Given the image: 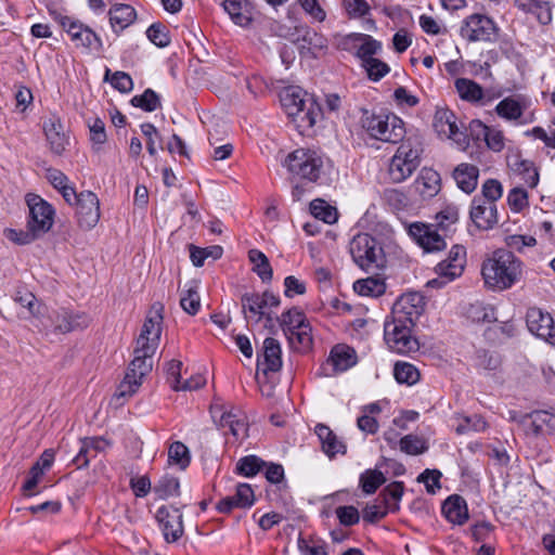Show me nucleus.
Masks as SVG:
<instances>
[{
  "instance_id": "nucleus-63",
  "label": "nucleus",
  "mask_w": 555,
  "mask_h": 555,
  "mask_svg": "<svg viewBox=\"0 0 555 555\" xmlns=\"http://www.w3.org/2000/svg\"><path fill=\"white\" fill-rule=\"evenodd\" d=\"M234 496L238 502L240 508L250 507L255 502L254 491L251 487L247 483H240L236 487V492Z\"/></svg>"
},
{
  "instance_id": "nucleus-21",
  "label": "nucleus",
  "mask_w": 555,
  "mask_h": 555,
  "mask_svg": "<svg viewBox=\"0 0 555 555\" xmlns=\"http://www.w3.org/2000/svg\"><path fill=\"white\" fill-rule=\"evenodd\" d=\"M469 216L474 224L480 230L492 229L499 221L496 205L486 203L479 196L473 198Z\"/></svg>"
},
{
  "instance_id": "nucleus-42",
  "label": "nucleus",
  "mask_w": 555,
  "mask_h": 555,
  "mask_svg": "<svg viewBox=\"0 0 555 555\" xmlns=\"http://www.w3.org/2000/svg\"><path fill=\"white\" fill-rule=\"evenodd\" d=\"M278 321L284 335H287L291 332L299 328V326L308 323L304 312L297 308H292L283 312L281 317L278 318Z\"/></svg>"
},
{
  "instance_id": "nucleus-13",
  "label": "nucleus",
  "mask_w": 555,
  "mask_h": 555,
  "mask_svg": "<svg viewBox=\"0 0 555 555\" xmlns=\"http://www.w3.org/2000/svg\"><path fill=\"white\" fill-rule=\"evenodd\" d=\"M425 308V299L418 292H410L400 296L395 302L391 319L397 322L414 325Z\"/></svg>"
},
{
  "instance_id": "nucleus-1",
  "label": "nucleus",
  "mask_w": 555,
  "mask_h": 555,
  "mask_svg": "<svg viewBox=\"0 0 555 555\" xmlns=\"http://www.w3.org/2000/svg\"><path fill=\"white\" fill-rule=\"evenodd\" d=\"M163 315L158 310L151 312L141 328V333L135 341L133 350L134 358L130 362L125 378L121 382L117 399L120 397L132 396L142 383V378L151 372L153 367V356L159 345L162 335Z\"/></svg>"
},
{
  "instance_id": "nucleus-43",
  "label": "nucleus",
  "mask_w": 555,
  "mask_h": 555,
  "mask_svg": "<svg viewBox=\"0 0 555 555\" xmlns=\"http://www.w3.org/2000/svg\"><path fill=\"white\" fill-rule=\"evenodd\" d=\"M285 336L291 347L297 350H308L312 345L311 326L309 322Z\"/></svg>"
},
{
  "instance_id": "nucleus-10",
  "label": "nucleus",
  "mask_w": 555,
  "mask_h": 555,
  "mask_svg": "<svg viewBox=\"0 0 555 555\" xmlns=\"http://www.w3.org/2000/svg\"><path fill=\"white\" fill-rule=\"evenodd\" d=\"M26 203L29 209L27 223L42 237L53 225L55 210L51 204L36 194H28Z\"/></svg>"
},
{
  "instance_id": "nucleus-29",
  "label": "nucleus",
  "mask_w": 555,
  "mask_h": 555,
  "mask_svg": "<svg viewBox=\"0 0 555 555\" xmlns=\"http://www.w3.org/2000/svg\"><path fill=\"white\" fill-rule=\"evenodd\" d=\"M314 431L321 442L323 452L327 456L334 457L337 454L346 453L345 443L337 438L330 427L323 424H318Z\"/></svg>"
},
{
  "instance_id": "nucleus-50",
  "label": "nucleus",
  "mask_w": 555,
  "mask_h": 555,
  "mask_svg": "<svg viewBox=\"0 0 555 555\" xmlns=\"http://www.w3.org/2000/svg\"><path fill=\"white\" fill-rule=\"evenodd\" d=\"M456 421L455 431L459 435L469 431H483L487 428V422L480 415L456 416Z\"/></svg>"
},
{
  "instance_id": "nucleus-11",
  "label": "nucleus",
  "mask_w": 555,
  "mask_h": 555,
  "mask_svg": "<svg viewBox=\"0 0 555 555\" xmlns=\"http://www.w3.org/2000/svg\"><path fill=\"white\" fill-rule=\"evenodd\" d=\"M280 299L273 293H246L241 297L242 312L247 323H258L267 313V309L276 308Z\"/></svg>"
},
{
  "instance_id": "nucleus-33",
  "label": "nucleus",
  "mask_w": 555,
  "mask_h": 555,
  "mask_svg": "<svg viewBox=\"0 0 555 555\" xmlns=\"http://www.w3.org/2000/svg\"><path fill=\"white\" fill-rule=\"evenodd\" d=\"M508 167L519 175L529 188H535L539 183V172L530 160L521 159L518 155H514L507 160Z\"/></svg>"
},
{
  "instance_id": "nucleus-55",
  "label": "nucleus",
  "mask_w": 555,
  "mask_h": 555,
  "mask_svg": "<svg viewBox=\"0 0 555 555\" xmlns=\"http://www.w3.org/2000/svg\"><path fill=\"white\" fill-rule=\"evenodd\" d=\"M361 66L366 72L369 79L373 81L380 80L390 70L389 66L377 57L366 61L365 63L361 64Z\"/></svg>"
},
{
  "instance_id": "nucleus-32",
  "label": "nucleus",
  "mask_w": 555,
  "mask_h": 555,
  "mask_svg": "<svg viewBox=\"0 0 555 555\" xmlns=\"http://www.w3.org/2000/svg\"><path fill=\"white\" fill-rule=\"evenodd\" d=\"M442 513L447 519L456 525H463L468 519V511L465 500L460 495L449 496L443 505Z\"/></svg>"
},
{
  "instance_id": "nucleus-36",
  "label": "nucleus",
  "mask_w": 555,
  "mask_h": 555,
  "mask_svg": "<svg viewBox=\"0 0 555 555\" xmlns=\"http://www.w3.org/2000/svg\"><path fill=\"white\" fill-rule=\"evenodd\" d=\"M112 27H119L120 30L132 24L137 17L135 10L124 3L114 4L108 12Z\"/></svg>"
},
{
  "instance_id": "nucleus-5",
  "label": "nucleus",
  "mask_w": 555,
  "mask_h": 555,
  "mask_svg": "<svg viewBox=\"0 0 555 555\" xmlns=\"http://www.w3.org/2000/svg\"><path fill=\"white\" fill-rule=\"evenodd\" d=\"M362 126L372 138L393 144L402 141L405 134L402 119L395 114L366 115L362 119Z\"/></svg>"
},
{
  "instance_id": "nucleus-53",
  "label": "nucleus",
  "mask_w": 555,
  "mask_h": 555,
  "mask_svg": "<svg viewBox=\"0 0 555 555\" xmlns=\"http://www.w3.org/2000/svg\"><path fill=\"white\" fill-rule=\"evenodd\" d=\"M131 104L145 112H154L160 104L159 96L152 89H146L142 94L131 99Z\"/></svg>"
},
{
  "instance_id": "nucleus-46",
  "label": "nucleus",
  "mask_w": 555,
  "mask_h": 555,
  "mask_svg": "<svg viewBox=\"0 0 555 555\" xmlns=\"http://www.w3.org/2000/svg\"><path fill=\"white\" fill-rule=\"evenodd\" d=\"M310 212L325 223L332 224L337 221V210L325 201L317 198L310 203Z\"/></svg>"
},
{
  "instance_id": "nucleus-31",
  "label": "nucleus",
  "mask_w": 555,
  "mask_h": 555,
  "mask_svg": "<svg viewBox=\"0 0 555 555\" xmlns=\"http://www.w3.org/2000/svg\"><path fill=\"white\" fill-rule=\"evenodd\" d=\"M223 8L236 25L245 27L250 24L253 5L247 0H224Z\"/></svg>"
},
{
  "instance_id": "nucleus-18",
  "label": "nucleus",
  "mask_w": 555,
  "mask_h": 555,
  "mask_svg": "<svg viewBox=\"0 0 555 555\" xmlns=\"http://www.w3.org/2000/svg\"><path fill=\"white\" fill-rule=\"evenodd\" d=\"M156 519L168 543L176 542L183 534L182 514L173 506H162L156 512Z\"/></svg>"
},
{
  "instance_id": "nucleus-8",
  "label": "nucleus",
  "mask_w": 555,
  "mask_h": 555,
  "mask_svg": "<svg viewBox=\"0 0 555 555\" xmlns=\"http://www.w3.org/2000/svg\"><path fill=\"white\" fill-rule=\"evenodd\" d=\"M414 325L387 319L384 324V336L388 347L397 353H410L418 350V341L412 336Z\"/></svg>"
},
{
  "instance_id": "nucleus-26",
  "label": "nucleus",
  "mask_w": 555,
  "mask_h": 555,
  "mask_svg": "<svg viewBox=\"0 0 555 555\" xmlns=\"http://www.w3.org/2000/svg\"><path fill=\"white\" fill-rule=\"evenodd\" d=\"M440 175L430 168H423L413 183V190L423 199L436 196L440 191Z\"/></svg>"
},
{
  "instance_id": "nucleus-38",
  "label": "nucleus",
  "mask_w": 555,
  "mask_h": 555,
  "mask_svg": "<svg viewBox=\"0 0 555 555\" xmlns=\"http://www.w3.org/2000/svg\"><path fill=\"white\" fill-rule=\"evenodd\" d=\"M352 37L360 42L356 55L361 60V64L375 59V55L382 50V43L370 35L356 34Z\"/></svg>"
},
{
  "instance_id": "nucleus-19",
  "label": "nucleus",
  "mask_w": 555,
  "mask_h": 555,
  "mask_svg": "<svg viewBox=\"0 0 555 555\" xmlns=\"http://www.w3.org/2000/svg\"><path fill=\"white\" fill-rule=\"evenodd\" d=\"M494 33V23L478 14L469 16L461 27V36L470 42L491 40Z\"/></svg>"
},
{
  "instance_id": "nucleus-12",
  "label": "nucleus",
  "mask_w": 555,
  "mask_h": 555,
  "mask_svg": "<svg viewBox=\"0 0 555 555\" xmlns=\"http://www.w3.org/2000/svg\"><path fill=\"white\" fill-rule=\"evenodd\" d=\"M62 28L70 37L76 48H82L90 51H101L103 42L101 38L88 26L68 16L60 20Z\"/></svg>"
},
{
  "instance_id": "nucleus-49",
  "label": "nucleus",
  "mask_w": 555,
  "mask_h": 555,
  "mask_svg": "<svg viewBox=\"0 0 555 555\" xmlns=\"http://www.w3.org/2000/svg\"><path fill=\"white\" fill-rule=\"evenodd\" d=\"M386 482L385 475L378 469H367L360 476V485L364 493H374Z\"/></svg>"
},
{
  "instance_id": "nucleus-7",
  "label": "nucleus",
  "mask_w": 555,
  "mask_h": 555,
  "mask_svg": "<svg viewBox=\"0 0 555 555\" xmlns=\"http://www.w3.org/2000/svg\"><path fill=\"white\" fill-rule=\"evenodd\" d=\"M421 149L411 139L403 142L392 156L388 175L392 182L400 183L406 180L420 166Z\"/></svg>"
},
{
  "instance_id": "nucleus-20",
  "label": "nucleus",
  "mask_w": 555,
  "mask_h": 555,
  "mask_svg": "<svg viewBox=\"0 0 555 555\" xmlns=\"http://www.w3.org/2000/svg\"><path fill=\"white\" fill-rule=\"evenodd\" d=\"M434 128L440 137L451 139L457 144L465 143V135L456 125V117L449 108H437L434 116Z\"/></svg>"
},
{
  "instance_id": "nucleus-57",
  "label": "nucleus",
  "mask_w": 555,
  "mask_h": 555,
  "mask_svg": "<svg viewBox=\"0 0 555 555\" xmlns=\"http://www.w3.org/2000/svg\"><path fill=\"white\" fill-rule=\"evenodd\" d=\"M400 450L410 455L422 454L427 450L425 441L417 436L406 435L400 439Z\"/></svg>"
},
{
  "instance_id": "nucleus-30",
  "label": "nucleus",
  "mask_w": 555,
  "mask_h": 555,
  "mask_svg": "<svg viewBox=\"0 0 555 555\" xmlns=\"http://www.w3.org/2000/svg\"><path fill=\"white\" fill-rule=\"evenodd\" d=\"M478 177L479 169L470 164H460L453 170V178L456 185L467 194H470L476 190Z\"/></svg>"
},
{
  "instance_id": "nucleus-3",
  "label": "nucleus",
  "mask_w": 555,
  "mask_h": 555,
  "mask_svg": "<svg viewBox=\"0 0 555 555\" xmlns=\"http://www.w3.org/2000/svg\"><path fill=\"white\" fill-rule=\"evenodd\" d=\"M293 182H317L324 171V159L317 151L297 149L289 153L283 162Z\"/></svg>"
},
{
  "instance_id": "nucleus-61",
  "label": "nucleus",
  "mask_w": 555,
  "mask_h": 555,
  "mask_svg": "<svg viewBox=\"0 0 555 555\" xmlns=\"http://www.w3.org/2000/svg\"><path fill=\"white\" fill-rule=\"evenodd\" d=\"M169 459L181 467H186L190 463L189 450L180 441L173 442L168 451Z\"/></svg>"
},
{
  "instance_id": "nucleus-58",
  "label": "nucleus",
  "mask_w": 555,
  "mask_h": 555,
  "mask_svg": "<svg viewBox=\"0 0 555 555\" xmlns=\"http://www.w3.org/2000/svg\"><path fill=\"white\" fill-rule=\"evenodd\" d=\"M507 203L514 212H520L529 205L528 193L522 188H514L507 195Z\"/></svg>"
},
{
  "instance_id": "nucleus-34",
  "label": "nucleus",
  "mask_w": 555,
  "mask_h": 555,
  "mask_svg": "<svg viewBox=\"0 0 555 555\" xmlns=\"http://www.w3.org/2000/svg\"><path fill=\"white\" fill-rule=\"evenodd\" d=\"M14 301L28 311L27 318H33L40 323L41 319L46 315L47 308L38 301L36 296L31 292L17 291L13 297Z\"/></svg>"
},
{
  "instance_id": "nucleus-60",
  "label": "nucleus",
  "mask_w": 555,
  "mask_h": 555,
  "mask_svg": "<svg viewBox=\"0 0 555 555\" xmlns=\"http://www.w3.org/2000/svg\"><path fill=\"white\" fill-rule=\"evenodd\" d=\"M441 473L438 469H425L418 477V482H424L426 491L435 494L441 488Z\"/></svg>"
},
{
  "instance_id": "nucleus-64",
  "label": "nucleus",
  "mask_w": 555,
  "mask_h": 555,
  "mask_svg": "<svg viewBox=\"0 0 555 555\" xmlns=\"http://www.w3.org/2000/svg\"><path fill=\"white\" fill-rule=\"evenodd\" d=\"M344 7L350 17H362L370 11L365 0H344Z\"/></svg>"
},
{
  "instance_id": "nucleus-15",
  "label": "nucleus",
  "mask_w": 555,
  "mask_h": 555,
  "mask_svg": "<svg viewBox=\"0 0 555 555\" xmlns=\"http://www.w3.org/2000/svg\"><path fill=\"white\" fill-rule=\"evenodd\" d=\"M78 224L81 229L91 230L100 220V201L91 191L79 193L78 203L76 204Z\"/></svg>"
},
{
  "instance_id": "nucleus-14",
  "label": "nucleus",
  "mask_w": 555,
  "mask_h": 555,
  "mask_svg": "<svg viewBox=\"0 0 555 555\" xmlns=\"http://www.w3.org/2000/svg\"><path fill=\"white\" fill-rule=\"evenodd\" d=\"M210 413L215 423L221 428H229L236 439L247 437L248 424L242 411L234 408L228 410L223 405L216 403L211 405Z\"/></svg>"
},
{
  "instance_id": "nucleus-37",
  "label": "nucleus",
  "mask_w": 555,
  "mask_h": 555,
  "mask_svg": "<svg viewBox=\"0 0 555 555\" xmlns=\"http://www.w3.org/2000/svg\"><path fill=\"white\" fill-rule=\"evenodd\" d=\"M454 87L461 100L479 106L481 86L478 82L468 78H457Z\"/></svg>"
},
{
  "instance_id": "nucleus-48",
  "label": "nucleus",
  "mask_w": 555,
  "mask_h": 555,
  "mask_svg": "<svg viewBox=\"0 0 555 555\" xmlns=\"http://www.w3.org/2000/svg\"><path fill=\"white\" fill-rule=\"evenodd\" d=\"M197 288V283L192 282L188 289L182 293L180 298L182 309L191 315L196 314L201 308V298Z\"/></svg>"
},
{
  "instance_id": "nucleus-62",
  "label": "nucleus",
  "mask_w": 555,
  "mask_h": 555,
  "mask_svg": "<svg viewBox=\"0 0 555 555\" xmlns=\"http://www.w3.org/2000/svg\"><path fill=\"white\" fill-rule=\"evenodd\" d=\"M336 516L339 522L344 526H353L359 522V512L354 506H338L336 508Z\"/></svg>"
},
{
  "instance_id": "nucleus-22",
  "label": "nucleus",
  "mask_w": 555,
  "mask_h": 555,
  "mask_svg": "<svg viewBox=\"0 0 555 555\" xmlns=\"http://www.w3.org/2000/svg\"><path fill=\"white\" fill-rule=\"evenodd\" d=\"M257 365L261 367L264 374L281 370L282 349L279 340L272 337H267L263 340L261 354H258Z\"/></svg>"
},
{
  "instance_id": "nucleus-2",
  "label": "nucleus",
  "mask_w": 555,
  "mask_h": 555,
  "mask_svg": "<svg viewBox=\"0 0 555 555\" xmlns=\"http://www.w3.org/2000/svg\"><path fill=\"white\" fill-rule=\"evenodd\" d=\"M485 286L503 292L518 283L522 275V262L511 250L496 249L481 264Z\"/></svg>"
},
{
  "instance_id": "nucleus-40",
  "label": "nucleus",
  "mask_w": 555,
  "mask_h": 555,
  "mask_svg": "<svg viewBox=\"0 0 555 555\" xmlns=\"http://www.w3.org/2000/svg\"><path fill=\"white\" fill-rule=\"evenodd\" d=\"M353 289L361 296L378 297L385 293L386 284L383 279L371 276L356 281Z\"/></svg>"
},
{
  "instance_id": "nucleus-41",
  "label": "nucleus",
  "mask_w": 555,
  "mask_h": 555,
  "mask_svg": "<svg viewBox=\"0 0 555 555\" xmlns=\"http://www.w3.org/2000/svg\"><path fill=\"white\" fill-rule=\"evenodd\" d=\"M249 261L253 263V271L263 281L269 282L272 280L273 271L270 266L268 257L258 249H250L248 251Z\"/></svg>"
},
{
  "instance_id": "nucleus-51",
  "label": "nucleus",
  "mask_w": 555,
  "mask_h": 555,
  "mask_svg": "<svg viewBox=\"0 0 555 555\" xmlns=\"http://www.w3.org/2000/svg\"><path fill=\"white\" fill-rule=\"evenodd\" d=\"M179 489V480L172 476L162 477L153 488L155 494L162 500L178 495Z\"/></svg>"
},
{
  "instance_id": "nucleus-52",
  "label": "nucleus",
  "mask_w": 555,
  "mask_h": 555,
  "mask_svg": "<svg viewBox=\"0 0 555 555\" xmlns=\"http://www.w3.org/2000/svg\"><path fill=\"white\" fill-rule=\"evenodd\" d=\"M4 236L17 244L27 245L40 238V235L27 223L26 230L5 229Z\"/></svg>"
},
{
  "instance_id": "nucleus-17",
  "label": "nucleus",
  "mask_w": 555,
  "mask_h": 555,
  "mask_svg": "<svg viewBox=\"0 0 555 555\" xmlns=\"http://www.w3.org/2000/svg\"><path fill=\"white\" fill-rule=\"evenodd\" d=\"M438 229L433 224L415 222L409 227V234L425 251H438L446 248L443 233H438Z\"/></svg>"
},
{
  "instance_id": "nucleus-54",
  "label": "nucleus",
  "mask_w": 555,
  "mask_h": 555,
  "mask_svg": "<svg viewBox=\"0 0 555 555\" xmlns=\"http://www.w3.org/2000/svg\"><path fill=\"white\" fill-rule=\"evenodd\" d=\"M266 463L256 455L242 457L236 464V470L246 477L255 476Z\"/></svg>"
},
{
  "instance_id": "nucleus-35",
  "label": "nucleus",
  "mask_w": 555,
  "mask_h": 555,
  "mask_svg": "<svg viewBox=\"0 0 555 555\" xmlns=\"http://www.w3.org/2000/svg\"><path fill=\"white\" fill-rule=\"evenodd\" d=\"M328 362L334 372L347 371L356 364L354 350L346 345H337L332 349Z\"/></svg>"
},
{
  "instance_id": "nucleus-56",
  "label": "nucleus",
  "mask_w": 555,
  "mask_h": 555,
  "mask_svg": "<svg viewBox=\"0 0 555 555\" xmlns=\"http://www.w3.org/2000/svg\"><path fill=\"white\" fill-rule=\"evenodd\" d=\"M146 36L155 46L160 48L170 43L169 31L162 23L152 24L146 30Z\"/></svg>"
},
{
  "instance_id": "nucleus-27",
  "label": "nucleus",
  "mask_w": 555,
  "mask_h": 555,
  "mask_svg": "<svg viewBox=\"0 0 555 555\" xmlns=\"http://www.w3.org/2000/svg\"><path fill=\"white\" fill-rule=\"evenodd\" d=\"M460 212L459 207L454 204H446L435 215V225L444 236H449L456 231Z\"/></svg>"
},
{
  "instance_id": "nucleus-4",
  "label": "nucleus",
  "mask_w": 555,
  "mask_h": 555,
  "mask_svg": "<svg viewBox=\"0 0 555 555\" xmlns=\"http://www.w3.org/2000/svg\"><path fill=\"white\" fill-rule=\"evenodd\" d=\"M280 101L289 117L300 122V126L312 127L319 114L313 99L299 87H287L280 93Z\"/></svg>"
},
{
  "instance_id": "nucleus-59",
  "label": "nucleus",
  "mask_w": 555,
  "mask_h": 555,
  "mask_svg": "<svg viewBox=\"0 0 555 555\" xmlns=\"http://www.w3.org/2000/svg\"><path fill=\"white\" fill-rule=\"evenodd\" d=\"M503 186L496 179H488L481 186L482 201L486 203H494L502 197Z\"/></svg>"
},
{
  "instance_id": "nucleus-47",
  "label": "nucleus",
  "mask_w": 555,
  "mask_h": 555,
  "mask_svg": "<svg viewBox=\"0 0 555 555\" xmlns=\"http://www.w3.org/2000/svg\"><path fill=\"white\" fill-rule=\"evenodd\" d=\"M222 253V247L218 245L206 248L196 247L194 245H191L190 247V258L195 267H202L207 258H211L214 260L221 258Z\"/></svg>"
},
{
  "instance_id": "nucleus-23",
  "label": "nucleus",
  "mask_w": 555,
  "mask_h": 555,
  "mask_svg": "<svg viewBox=\"0 0 555 555\" xmlns=\"http://www.w3.org/2000/svg\"><path fill=\"white\" fill-rule=\"evenodd\" d=\"M43 131L51 152L57 156L62 155L69 144V138L60 119L50 118L44 121Z\"/></svg>"
},
{
  "instance_id": "nucleus-6",
  "label": "nucleus",
  "mask_w": 555,
  "mask_h": 555,
  "mask_svg": "<svg viewBox=\"0 0 555 555\" xmlns=\"http://www.w3.org/2000/svg\"><path fill=\"white\" fill-rule=\"evenodd\" d=\"M349 250L356 264L363 270L384 267V250L379 243L367 233L356 235L350 242Z\"/></svg>"
},
{
  "instance_id": "nucleus-28",
  "label": "nucleus",
  "mask_w": 555,
  "mask_h": 555,
  "mask_svg": "<svg viewBox=\"0 0 555 555\" xmlns=\"http://www.w3.org/2000/svg\"><path fill=\"white\" fill-rule=\"evenodd\" d=\"M514 5L526 14H532L542 25L552 22V7L547 1L541 0H515Z\"/></svg>"
},
{
  "instance_id": "nucleus-9",
  "label": "nucleus",
  "mask_w": 555,
  "mask_h": 555,
  "mask_svg": "<svg viewBox=\"0 0 555 555\" xmlns=\"http://www.w3.org/2000/svg\"><path fill=\"white\" fill-rule=\"evenodd\" d=\"M90 319L83 312H72L67 310L53 311L51 314L41 319L40 323H35V326L40 332L47 333L51 327L60 333H69L75 330L85 328L89 325Z\"/></svg>"
},
{
  "instance_id": "nucleus-45",
  "label": "nucleus",
  "mask_w": 555,
  "mask_h": 555,
  "mask_svg": "<svg viewBox=\"0 0 555 555\" xmlns=\"http://www.w3.org/2000/svg\"><path fill=\"white\" fill-rule=\"evenodd\" d=\"M403 490V482L393 481L380 492L379 496L383 498L384 504L390 509V512L399 509V501L402 498Z\"/></svg>"
},
{
  "instance_id": "nucleus-25",
  "label": "nucleus",
  "mask_w": 555,
  "mask_h": 555,
  "mask_svg": "<svg viewBox=\"0 0 555 555\" xmlns=\"http://www.w3.org/2000/svg\"><path fill=\"white\" fill-rule=\"evenodd\" d=\"M521 423L527 434L538 436L543 431L555 433V414L548 411H533L526 414Z\"/></svg>"
},
{
  "instance_id": "nucleus-24",
  "label": "nucleus",
  "mask_w": 555,
  "mask_h": 555,
  "mask_svg": "<svg viewBox=\"0 0 555 555\" xmlns=\"http://www.w3.org/2000/svg\"><path fill=\"white\" fill-rule=\"evenodd\" d=\"M528 107L527 100L521 95H511L503 100H501L494 111L496 115L507 121H518L519 124H524L525 121L520 120L524 116L525 111Z\"/></svg>"
},
{
  "instance_id": "nucleus-39",
  "label": "nucleus",
  "mask_w": 555,
  "mask_h": 555,
  "mask_svg": "<svg viewBox=\"0 0 555 555\" xmlns=\"http://www.w3.org/2000/svg\"><path fill=\"white\" fill-rule=\"evenodd\" d=\"M457 262H461V260ZM463 271L460 263L451 264V262L442 260L436 266V273L439 275V279L428 281L427 285L430 287H441L443 284L461 276Z\"/></svg>"
},
{
  "instance_id": "nucleus-16",
  "label": "nucleus",
  "mask_w": 555,
  "mask_h": 555,
  "mask_svg": "<svg viewBox=\"0 0 555 555\" xmlns=\"http://www.w3.org/2000/svg\"><path fill=\"white\" fill-rule=\"evenodd\" d=\"M526 323L533 335L555 346L554 320L548 312L535 307L530 308L526 314Z\"/></svg>"
},
{
  "instance_id": "nucleus-44",
  "label": "nucleus",
  "mask_w": 555,
  "mask_h": 555,
  "mask_svg": "<svg viewBox=\"0 0 555 555\" xmlns=\"http://www.w3.org/2000/svg\"><path fill=\"white\" fill-rule=\"evenodd\" d=\"M393 375L399 384H406L409 386L416 384L421 376L415 365L400 361L395 364Z\"/></svg>"
}]
</instances>
